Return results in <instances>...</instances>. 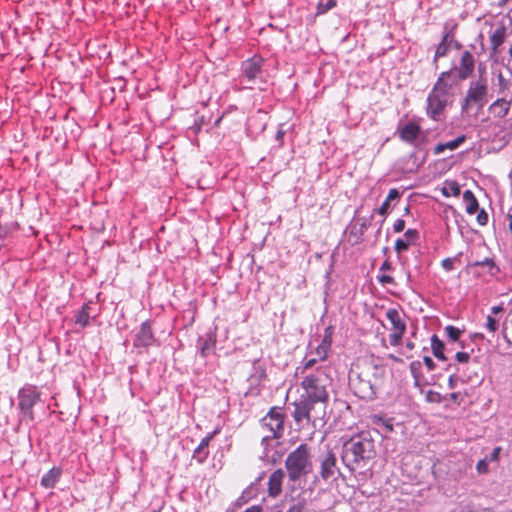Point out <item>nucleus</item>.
Instances as JSON below:
<instances>
[{"instance_id":"obj_1","label":"nucleus","mask_w":512,"mask_h":512,"mask_svg":"<svg viewBox=\"0 0 512 512\" xmlns=\"http://www.w3.org/2000/svg\"><path fill=\"white\" fill-rule=\"evenodd\" d=\"M375 440L370 431H361L347 439L341 450V461L351 473L366 478L376 457Z\"/></svg>"},{"instance_id":"obj_2","label":"nucleus","mask_w":512,"mask_h":512,"mask_svg":"<svg viewBox=\"0 0 512 512\" xmlns=\"http://www.w3.org/2000/svg\"><path fill=\"white\" fill-rule=\"evenodd\" d=\"M284 465L289 482L296 483L306 478L313 471V461L309 445L302 443L291 451L287 455Z\"/></svg>"},{"instance_id":"obj_3","label":"nucleus","mask_w":512,"mask_h":512,"mask_svg":"<svg viewBox=\"0 0 512 512\" xmlns=\"http://www.w3.org/2000/svg\"><path fill=\"white\" fill-rule=\"evenodd\" d=\"M329 385L330 378L328 375L322 370H317L315 373L303 378L301 386L304 389V393L301 397L315 406L317 404H325L329 398L327 391Z\"/></svg>"},{"instance_id":"obj_4","label":"nucleus","mask_w":512,"mask_h":512,"mask_svg":"<svg viewBox=\"0 0 512 512\" xmlns=\"http://www.w3.org/2000/svg\"><path fill=\"white\" fill-rule=\"evenodd\" d=\"M285 414L279 407L270 408L269 412L260 420L261 428L268 432L261 440V445L266 451L272 440L280 439L284 433Z\"/></svg>"},{"instance_id":"obj_5","label":"nucleus","mask_w":512,"mask_h":512,"mask_svg":"<svg viewBox=\"0 0 512 512\" xmlns=\"http://www.w3.org/2000/svg\"><path fill=\"white\" fill-rule=\"evenodd\" d=\"M41 393L34 385L26 384L18 391L19 424L35 420L34 406L40 401Z\"/></svg>"},{"instance_id":"obj_6","label":"nucleus","mask_w":512,"mask_h":512,"mask_svg":"<svg viewBox=\"0 0 512 512\" xmlns=\"http://www.w3.org/2000/svg\"><path fill=\"white\" fill-rule=\"evenodd\" d=\"M488 83L483 80H471L465 97L460 103L461 113H468L472 105L482 109L488 102Z\"/></svg>"},{"instance_id":"obj_7","label":"nucleus","mask_w":512,"mask_h":512,"mask_svg":"<svg viewBox=\"0 0 512 512\" xmlns=\"http://www.w3.org/2000/svg\"><path fill=\"white\" fill-rule=\"evenodd\" d=\"M264 59L260 55H254L243 61L241 64V76L250 84L248 88L253 89L257 82L266 84L263 78Z\"/></svg>"},{"instance_id":"obj_8","label":"nucleus","mask_w":512,"mask_h":512,"mask_svg":"<svg viewBox=\"0 0 512 512\" xmlns=\"http://www.w3.org/2000/svg\"><path fill=\"white\" fill-rule=\"evenodd\" d=\"M319 476L324 482L336 481L339 477L344 478L337 464L336 454L327 450L319 456Z\"/></svg>"},{"instance_id":"obj_9","label":"nucleus","mask_w":512,"mask_h":512,"mask_svg":"<svg viewBox=\"0 0 512 512\" xmlns=\"http://www.w3.org/2000/svg\"><path fill=\"white\" fill-rule=\"evenodd\" d=\"M386 318L390 321L393 330L389 335L390 345L394 347L398 346L406 332V322L396 308H389L386 311Z\"/></svg>"},{"instance_id":"obj_10","label":"nucleus","mask_w":512,"mask_h":512,"mask_svg":"<svg viewBox=\"0 0 512 512\" xmlns=\"http://www.w3.org/2000/svg\"><path fill=\"white\" fill-rule=\"evenodd\" d=\"M449 102L450 98L430 91L427 97L426 108L428 117L434 121H442L445 118L444 112Z\"/></svg>"},{"instance_id":"obj_11","label":"nucleus","mask_w":512,"mask_h":512,"mask_svg":"<svg viewBox=\"0 0 512 512\" xmlns=\"http://www.w3.org/2000/svg\"><path fill=\"white\" fill-rule=\"evenodd\" d=\"M374 218V214L372 213L369 217H361L356 221L352 220L350 224L346 228V232L348 235V242L352 245H359L363 242V235L370 227L371 222Z\"/></svg>"},{"instance_id":"obj_12","label":"nucleus","mask_w":512,"mask_h":512,"mask_svg":"<svg viewBox=\"0 0 512 512\" xmlns=\"http://www.w3.org/2000/svg\"><path fill=\"white\" fill-rule=\"evenodd\" d=\"M458 81L457 76L454 75V68L441 72L434 83L431 92L451 98L453 95L454 85Z\"/></svg>"},{"instance_id":"obj_13","label":"nucleus","mask_w":512,"mask_h":512,"mask_svg":"<svg viewBox=\"0 0 512 512\" xmlns=\"http://www.w3.org/2000/svg\"><path fill=\"white\" fill-rule=\"evenodd\" d=\"M157 339L152 330L151 320H146L141 323L139 330L135 333L133 338V346L135 348H145L157 344Z\"/></svg>"},{"instance_id":"obj_14","label":"nucleus","mask_w":512,"mask_h":512,"mask_svg":"<svg viewBox=\"0 0 512 512\" xmlns=\"http://www.w3.org/2000/svg\"><path fill=\"white\" fill-rule=\"evenodd\" d=\"M475 66V58L471 51H463L459 60V67H453L457 80L464 81L470 78L475 71Z\"/></svg>"},{"instance_id":"obj_15","label":"nucleus","mask_w":512,"mask_h":512,"mask_svg":"<svg viewBox=\"0 0 512 512\" xmlns=\"http://www.w3.org/2000/svg\"><path fill=\"white\" fill-rule=\"evenodd\" d=\"M354 393L360 399L374 400L376 398V389L374 384L368 379H364L362 374H359L356 380L352 382Z\"/></svg>"},{"instance_id":"obj_16","label":"nucleus","mask_w":512,"mask_h":512,"mask_svg":"<svg viewBox=\"0 0 512 512\" xmlns=\"http://www.w3.org/2000/svg\"><path fill=\"white\" fill-rule=\"evenodd\" d=\"M217 343L216 329H210L204 336L197 339L196 348L202 358H207L213 354Z\"/></svg>"},{"instance_id":"obj_17","label":"nucleus","mask_w":512,"mask_h":512,"mask_svg":"<svg viewBox=\"0 0 512 512\" xmlns=\"http://www.w3.org/2000/svg\"><path fill=\"white\" fill-rule=\"evenodd\" d=\"M452 41H453V31L447 30V28L445 27L444 31H443L442 39H441L440 43L437 45L436 50H435V55L433 57V64L436 69L438 68V59L441 57H445L449 53L450 48L452 46Z\"/></svg>"},{"instance_id":"obj_18","label":"nucleus","mask_w":512,"mask_h":512,"mask_svg":"<svg viewBox=\"0 0 512 512\" xmlns=\"http://www.w3.org/2000/svg\"><path fill=\"white\" fill-rule=\"evenodd\" d=\"M399 138L409 144H413L420 134V126L415 122L399 124L397 127Z\"/></svg>"},{"instance_id":"obj_19","label":"nucleus","mask_w":512,"mask_h":512,"mask_svg":"<svg viewBox=\"0 0 512 512\" xmlns=\"http://www.w3.org/2000/svg\"><path fill=\"white\" fill-rule=\"evenodd\" d=\"M285 472L283 469H276L268 478L267 481V492L272 498L278 497L282 492L283 480Z\"/></svg>"},{"instance_id":"obj_20","label":"nucleus","mask_w":512,"mask_h":512,"mask_svg":"<svg viewBox=\"0 0 512 512\" xmlns=\"http://www.w3.org/2000/svg\"><path fill=\"white\" fill-rule=\"evenodd\" d=\"M295 410L293 413L294 420L297 423L302 422L304 419L310 421L311 412L315 409V405L300 396V399L294 403Z\"/></svg>"},{"instance_id":"obj_21","label":"nucleus","mask_w":512,"mask_h":512,"mask_svg":"<svg viewBox=\"0 0 512 512\" xmlns=\"http://www.w3.org/2000/svg\"><path fill=\"white\" fill-rule=\"evenodd\" d=\"M91 304V301L84 303L81 309L78 310L74 315L75 324L82 328H85L89 325V320L91 317L95 318L98 315L97 313H94Z\"/></svg>"},{"instance_id":"obj_22","label":"nucleus","mask_w":512,"mask_h":512,"mask_svg":"<svg viewBox=\"0 0 512 512\" xmlns=\"http://www.w3.org/2000/svg\"><path fill=\"white\" fill-rule=\"evenodd\" d=\"M218 433V430H214L213 432L209 433L207 436H205L199 445L196 447V449L193 452V458L196 459L198 463H203L208 455V446L210 441L214 438V436Z\"/></svg>"},{"instance_id":"obj_23","label":"nucleus","mask_w":512,"mask_h":512,"mask_svg":"<svg viewBox=\"0 0 512 512\" xmlns=\"http://www.w3.org/2000/svg\"><path fill=\"white\" fill-rule=\"evenodd\" d=\"M510 106L511 101L505 98H498L488 107V112L494 117L504 118L508 114Z\"/></svg>"},{"instance_id":"obj_24","label":"nucleus","mask_w":512,"mask_h":512,"mask_svg":"<svg viewBox=\"0 0 512 512\" xmlns=\"http://www.w3.org/2000/svg\"><path fill=\"white\" fill-rule=\"evenodd\" d=\"M506 38V27L504 25L498 26L490 35L491 43V56L498 53L499 47L504 43Z\"/></svg>"},{"instance_id":"obj_25","label":"nucleus","mask_w":512,"mask_h":512,"mask_svg":"<svg viewBox=\"0 0 512 512\" xmlns=\"http://www.w3.org/2000/svg\"><path fill=\"white\" fill-rule=\"evenodd\" d=\"M402 196V192L397 188L390 189L386 199L382 203V205L376 210V212L382 216H386L389 213V209L393 202L399 201Z\"/></svg>"},{"instance_id":"obj_26","label":"nucleus","mask_w":512,"mask_h":512,"mask_svg":"<svg viewBox=\"0 0 512 512\" xmlns=\"http://www.w3.org/2000/svg\"><path fill=\"white\" fill-rule=\"evenodd\" d=\"M62 475V469L60 467H53L41 478V486L46 489L55 487L60 476Z\"/></svg>"},{"instance_id":"obj_27","label":"nucleus","mask_w":512,"mask_h":512,"mask_svg":"<svg viewBox=\"0 0 512 512\" xmlns=\"http://www.w3.org/2000/svg\"><path fill=\"white\" fill-rule=\"evenodd\" d=\"M466 139H467L466 135L462 134V135H459L454 140H451V141H448V142H445V143H438L434 147V154L435 155H439V154L443 153L446 149L455 150L461 144H463L466 141Z\"/></svg>"},{"instance_id":"obj_28","label":"nucleus","mask_w":512,"mask_h":512,"mask_svg":"<svg viewBox=\"0 0 512 512\" xmlns=\"http://www.w3.org/2000/svg\"><path fill=\"white\" fill-rule=\"evenodd\" d=\"M463 202L465 204V211L469 215L477 213L479 210V203L474 193L471 190H465L463 192Z\"/></svg>"},{"instance_id":"obj_29","label":"nucleus","mask_w":512,"mask_h":512,"mask_svg":"<svg viewBox=\"0 0 512 512\" xmlns=\"http://www.w3.org/2000/svg\"><path fill=\"white\" fill-rule=\"evenodd\" d=\"M266 473L262 472L260 475L252 482L242 493L250 501L253 498H256L261 490H263L261 482L265 479Z\"/></svg>"},{"instance_id":"obj_30","label":"nucleus","mask_w":512,"mask_h":512,"mask_svg":"<svg viewBox=\"0 0 512 512\" xmlns=\"http://www.w3.org/2000/svg\"><path fill=\"white\" fill-rule=\"evenodd\" d=\"M469 267H486L488 274L492 277L500 272L499 266L490 257H485L483 260H477L468 264Z\"/></svg>"},{"instance_id":"obj_31","label":"nucleus","mask_w":512,"mask_h":512,"mask_svg":"<svg viewBox=\"0 0 512 512\" xmlns=\"http://www.w3.org/2000/svg\"><path fill=\"white\" fill-rule=\"evenodd\" d=\"M431 350L438 360L445 361L446 357L444 355L445 344L442 340L438 338L436 334H433L431 337Z\"/></svg>"},{"instance_id":"obj_32","label":"nucleus","mask_w":512,"mask_h":512,"mask_svg":"<svg viewBox=\"0 0 512 512\" xmlns=\"http://www.w3.org/2000/svg\"><path fill=\"white\" fill-rule=\"evenodd\" d=\"M458 382H461V383L472 382V377L461 375L460 368L456 367V372L452 373L448 378V387L450 389H454V388H456Z\"/></svg>"},{"instance_id":"obj_33","label":"nucleus","mask_w":512,"mask_h":512,"mask_svg":"<svg viewBox=\"0 0 512 512\" xmlns=\"http://www.w3.org/2000/svg\"><path fill=\"white\" fill-rule=\"evenodd\" d=\"M409 369L414 379V386L419 387L421 385L420 382L423 377L422 362L419 360L412 361L409 365Z\"/></svg>"},{"instance_id":"obj_34","label":"nucleus","mask_w":512,"mask_h":512,"mask_svg":"<svg viewBox=\"0 0 512 512\" xmlns=\"http://www.w3.org/2000/svg\"><path fill=\"white\" fill-rule=\"evenodd\" d=\"M372 422L376 426L381 427L385 433H390L394 430L392 418H386L383 416L374 415Z\"/></svg>"},{"instance_id":"obj_35","label":"nucleus","mask_w":512,"mask_h":512,"mask_svg":"<svg viewBox=\"0 0 512 512\" xmlns=\"http://www.w3.org/2000/svg\"><path fill=\"white\" fill-rule=\"evenodd\" d=\"M461 192L460 185L456 181H446L445 186L442 188V193L445 196H459Z\"/></svg>"},{"instance_id":"obj_36","label":"nucleus","mask_w":512,"mask_h":512,"mask_svg":"<svg viewBox=\"0 0 512 512\" xmlns=\"http://www.w3.org/2000/svg\"><path fill=\"white\" fill-rule=\"evenodd\" d=\"M337 4L336 0H319L317 4L316 15H322L334 8Z\"/></svg>"},{"instance_id":"obj_37","label":"nucleus","mask_w":512,"mask_h":512,"mask_svg":"<svg viewBox=\"0 0 512 512\" xmlns=\"http://www.w3.org/2000/svg\"><path fill=\"white\" fill-rule=\"evenodd\" d=\"M445 333L450 341L457 342L461 336L462 331L458 327L448 325L445 327Z\"/></svg>"},{"instance_id":"obj_38","label":"nucleus","mask_w":512,"mask_h":512,"mask_svg":"<svg viewBox=\"0 0 512 512\" xmlns=\"http://www.w3.org/2000/svg\"><path fill=\"white\" fill-rule=\"evenodd\" d=\"M425 399L429 403H441L444 399H446V395L443 396L441 393L436 392L434 390H428L425 395Z\"/></svg>"},{"instance_id":"obj_39","label":"nucleus","mask_w":512,"mask_h":512,"mask_svg":"<svg viewBox=\"0 0 512 512\" xmlns=\"http://www.w3.org/2000/svg\"><path fill=\"white\" fill-rule=\"evenodd\" d=\"M462 256V252H459L453 258H445L441 261V266L446 272H450L454 269V263L456 261H460V257Z\"/></svg>"},{"instance_id":"obj_40","label":"nucleus","mask_w":512,"mask_h":512,"mask_svg":"<svg viewBox=\"0 0 512 512\" xmlns=\"http://www.w3.org/2000/svg\"><path fill=\"white\" fill-rule=\"evenodd\" d=\"M404 239L410 243V245H413L417 242L419 239V232L417 229H407L404 233Z\"/></svg>"},{"instance_id":"obj_41","label":"nucleus","mask_w":512,"mask_h":512,"mask_svg":"<svg viewBox=\"0 0 512 512\" xmlns=\"http://www.w3.org/2000/svg\"><path fill=\"white\" fill-rule=\"evenodd\" d=\"M485 327L489 332L495 333L499 328V322L492 315H488L486 317Z\"/></svg>"},{"instance_id":"obj_42","label":"nucleus","mask_w":512,"mask_h":512,"mask_svg":"<svg viewBox=\"0 0 512 512\" xmlns=\"http://www.w3.org/2000/svg\"><path fill=\"white\" fill-rule=\"evenodd\" d=\"M489 460L488 456H485L483 459H480L476 464V470L479 474H486L489 471Z\"/></svg>"},{"instance_id":"obj_43","label":"nucleus","mask_w":512,"mask_h":512,"mask_svg":"<svg viewBox=\"0 0 512 512\" xmlns=\"http://www.w3.org/2000/svg\"><path fill=\"white\" fill-rule=\"evenodd\" d=\"M333 335H334V327L332 325H329L328 327L325 328L324 336H323L321 342L324 343L325 345L331 347Z\"/></svg>"},{"instance_id":"obj_44","label":"nucleus","mask_w":512,"mask_h":512,"mask_svg":"<svg viewBox=\"0 0 512 512\" xmlns=\"http://www.w3.org/2000/svg\"><path fill=\"white\" fill-rule=\"evenodd\" d=\"M478 78L476 80H483L488 83L487 67L484 62H479L477 65Z\"/></svg>"},{"instance_id":"obj_45","label":"nucleus","mask_w":512,"mask_h":512,"mask_svg":"<svg viewBox=\"0 0 512 512\" xmlns=\"http://www.w3.org/2000/svg\"><path fill=\"white\" fill-rule=\"evenodd\" d=\"M410 247V243H408L404 238H398L395 242L394 249L397 253H401L403 251H407Z\"/></svg>"},{"instance_id":"obj_46","label":"nucleus","mask_w":512,"mask_h":512,"mask_svg":"<svg viewBox=\"0 0 512 512\" xmlns=\"http://www.w3.org/2000/svg\"><path fill=\"white\" fill-rule=\"evenodd\" d=\"M331 347L325 345L324 343L320 342V344L316 348V354L320 360H325L328 354V351Z\"/></svg>"},{"instance_id":"obj_47","label":"nucleus","mask_w":512,"mask_h":512,"mask_svg":"<svg viewBox=\"0 0 512 512\" xmlns=\"http://www.w3.org/2000/svg\"><path fill=\"white\" fill-rule=\"evenodd\" d=\"M306 505L307 503L305 500L298 501L297 503L291 505L286 512H304Z\"/></svg>"},{"instance_id":"obj_48","label":"nucleus","mask_w":512,"mask_h":512,"mask_svg":"<svg viewBox=\"0 0 512 512\" xmlns=\"http://www.w3.org/2000/svg\"><path fill=\"white\" fill-rule=\"evenodd\" d=\"M477 212H478L477 218H476L477 223L480 226H485L488 223V219H489L487 212L484 209H480Z\"/></svg>"},{"instance_id":"obj_49","label":"nucleus","mask_w":512,"mask_h":512,"mask_svg":"<svg viewBox=\"0 0 512 512\" xmlns=\"http://www.w3.org/2000/svg\"><path fill=\"white\" fill-rule=\"evenodd\" d=\"M471 356L468 352H457L455 359L459 364H469Z\"/></svg>"},{"instance_id":"obj_50","label":"nucleus","mask_w":512,"mask_h":512,"mask_svg":"<svg viewBox=\"0 0 512 512\" xmlns=\"http://www.w3.org/2000/svg\"><path fill=\"white\" fill-rule=\"evenodd\" d=\"M476 42L478 43L477 45V50H476V54L477 55H481L485 52V44H484V36L482 33H480L477 38H476Z\"/></svg>"},{"instance_id":"obj_51","label":"nucleus","mask_w":512,"mask_h":512,"mask_svg":"<svg viewBox=\"0 0 512 512\" xmlns=\"http://www.w3.org/2000/svg\"><path fill=\"white\" fill-rule=\"evenodd\" d=\"M501 451H502V447H500V446L495 447L492 450V452L489 455H487L489 462H497L499 460Z\"/></svg>"},{"instance_id":"obj_52","label":"nucleus","mask_w":512,"mask_h":512,"mask_svg":"<svg viewBox=\"0 0 512 512\" xmlns=\"http://www.w3.org/2000/svg\"><path fill=\"white\" fill-rule=\"evenodd\" d=\"M284 124H280L275 135V140L279 142V147L283 146L284 135L286 131L283 129Z\"/></svg>"},{"instance_id":"obj_53","label":"nucleus","mask_w":512,"mask_h":512,"mask_svg":"<svg viewBox=\"0 0 512 512\" xmlns=\"http://www.w3.org/2000/svg\"><path fill=\"white\" fill-rule=\"evenodd\" d=\"M377 280L382 285L395 284L394 278L387 274L378 275Z\"/></svg>"},{"instance_id":"obj_54","label":"nucleus","mask_w":512,"mask_h":512,"mask_svg":"<svg viewBox=\"0 0 512 512\" xmlns=\"http://www.w3.org/2000/svg\"><path fill=\"white\" fill-rule=\"evenodd\" d=\"M405 228V221L401 218L397 219L393 224V231L395 233H400Z\"/></svg>"},{"instance_id":"obj_55","label":"nucleus","mask_w":512,"mask_h":512,"mask_svg":"<svg viewBox=\"0 0 512 512\" xmlns=\"http://www.w3.org/2000/svg\"><path fill=\"white\" fill-rule=\"evenodd\" d=\"M423 363L427 367L428 371H433L436 368V364L434 363L432 358L429 356L423 357Z\"/></svg>"},{"instance_id":"obj_56","label":"nucleus","mask_w":512,"mask_h":512,"mask_svg":"<svg viewBox=\"0 0 512 512\" xmlns=\"http://www.w3.org/2000/svg\"><path fill=\"white\" fill-rule=\"evenodd\" d=\"M380 271H391L393 270V265L389 260H385L379 268Z\"/></svg>"},{"instance_id":"obj_57","label":"nucleus","mask_w":512,"mask_h":512,"mask_svg":"<svg viewBox=\"0 0 512 512\" xmlns=\"http://www.w3.org/2000/svg\"><path fill=\"white\" fill-rule=\"evenodd\" d=\"M248 501H249V500H248V498L245 496V494H244V493H242V494L240 495V497L236 500L235 504H236L237 506H241V505H243V504H246Z\"/></svg>"},{"instance_id":"obj_58","label":"nucleus","mask_w":512,"mask_h":512,"mask_svg":"<svg viewBox=\"0 0 512 512\" xmlns=\"http://www.w3.org/2000/svg\"><path fill=\"white\" fill-rule=\"evenodd\" d=\"M501 335L508 345H512V343L507 335V327L505 325L503 326V328L501 330Z\"/></svg>"},{"instance_id":"obj_59","label":"nucleus","mask_w":512,"mask_h":512,"mask_svg":"<svg viewBox=\"0 0 512 512\" xmlns=\"http://www.w3.org/2000/svg\"><path fill=\"white\" fill-rule=\"evenodd\" d=\"M460 374L461 375H465V376H471L472 377V382H474V378H476V380H478V378H479L477 373H473V374L470 373V372L466 373V370L461 369V368H460Z\"/></svg>"},{"instance_id":"obj_60","label":"nucleus","mask_w":512,"mask_h":512,"mask_svg":"<svg viewBox=\"0 0 512 512\" xmlns=\"http://www.w3.org/2000/svg\"><path fill=\"white\" fill-rule=\"evenodd\" d=\"M504 310L502 305H496L491 307V313L493 315H497L498 313L502 312Z\"/></svg>"},{"instance_id":"obj_61","label":"nucleus","mask_w":512,"mask_h":512,"mask_svg":"<svg viewBox=\"0 0 512 512\" xmlns=\"http://www.w3.org/2000/svg\"><path fill=\"white\" fill-rule=\"evenodd\" d=\"M317 360L316 359H309L308 361H306V363L304 364V370H307V369H310L312 368L315 364H316Z\"/></svg>"},{"instance_id":"obj_62","label":"nucleus","mask_w":512,"mask_h":512,"mask_svg":"<svg viewBox=\"0 0 512 512\" xmlns=\"http://www.w3.org/2000/svg\"><path fill=\"white\" fill-rule=\"evenodd\" d=\"M459 396H460L459 392H453V393H450L447 397L449 398L450 401L457 402Z\"/></svg>"},{"instance_id":"obj_63","label":"nucleus","mask_w":512,"mask_h":512,"mask_svg":"<svg viewBox=\"0 0 512 512\" xmlns=\"http://www.w3.org/2000/svg\"><path fill=\"white\" fill-rule=\"evenodd\" d=\"M498 82H499V86L501 89H504L506 87V81H505L504 77L502 76V74H499Z\"/></svg>"},{"instance_id":"obj_64","label":"nucleus","mask_w":512,"mask_h":512,"mask_svg":"<svg viewBox=\"0 0 512 512\" xmlns=\"http://www.w3.org/2000/svg\"><path fill=\"white\" fill-rule=\"evenodd\" d=\"M452 46L457 50H460L462 48V44L459 41L455 40L454 38L452 41Z\"/></svg>"}]
</instances>
